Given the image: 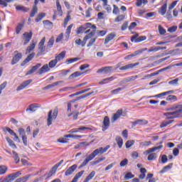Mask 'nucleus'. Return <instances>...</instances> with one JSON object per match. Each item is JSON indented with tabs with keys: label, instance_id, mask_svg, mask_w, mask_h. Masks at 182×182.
Here are the masks:
<instances>
[{
	"label": "nucleus",
	"instance_id": "1",
	"mask_svg": "<svg viewBox=\"0 0 182 182\" xmlns=\"http://www.w3.org/2000/svg\"><path fill=\"white\" fill-rule=\"evenodd\" d=\"M159 146L149 148L145 151V154H149L147 157V160L149 161H153L157 159V154L154 153V151L157 150H161L163 149V141L159 143Z\"/></svg>",
	"mask_w": 182,
	"mask_h": 182
},
{
	"label": "nucleus",
	"instance_id": "2",
	"mask_svg": "<svg viewBox=\"0 0 182 182\" xmlns=\"http://www.w3.org/2000/svg\"><path fill=\"white\" fill-rule=\"evenodd\" d=\"M93 29L92 31H95V35H96V29H97V27H96V25L95 24H92V23H86L84 25L80 26L77 28V35L80 34V33H83V32H85V31H86L87 29Z\"/></svg>",
	"mask_w": 182,
	"mask_h": 182
},
{
	"label": "nucleus",
	"instance_id": "3",
	"mask_svg": "<svg viewBox=\"0 0 182 182\" xmlns=\"http://www.w3.org/2000/svg\"><path fill=\"white\" fill-rule=\"evenodd\" d=\"M93 36H95V31H92L90 33L87 34L84 37L83 41H82L80 38L76 39L75 43H76V45H78L83 48V46H85V45H86V42H87V41L91 39V38H93Z\"/></svg>",
	"mask_w": 182,
	"mask_h": 182
},
{
	"label": "nucleus",
	"instance_id": "4",
	"mask_svg": "<svg viewBox=\"0 0 182 182\" xmlns=\"http://www.w3.org/2000/svg\"><path fill=\"white\" fill-rule=\"evenodd\" d=\"M53 113V116H52ZM58 113H59V109L55 108L53 111L50 110L48 112V117L47 119V124L48 126H50L52 124V120H56V117H58Z\"/></svg>",
	"mask_w": 182,
	"mask_h": 182
},
{
	"label": "nucleus",
	"instance_id": "5",
	"mask_svg": "<svg viewBox=\"0 0 182 182\" xmlns=\"http://www.w3.org/2000/svg\"><path fill=\"white\" fill-rule=\"evenodd\" d=\"M109 149H110V145H107L105 148L100 147V148L94 150L91 153V154H92V156H94V159H95V157H96V156H98V154H103L104 153H106V151H107V150H109Z\"/></svg>",
	"mask_w": 182,
	"mask_h": 182
},
{
	"label": "nucleus",
	"instance_id": "6",
	"mask_svg": "<svg viewBox=\"0 0 182 182\" xmlns=\"http://www.w3.org/2000/svg\"><path fill=\"white\" fill-rule=\"evenodd\" d=\"M65 138L58 139V143H68V139H82V135H74V134H66L64 136Z\"/></svg>",
	"mask_w": 182,
	"mask_h": 182
},
{
	"label": "nucleus",
	"instance_id": "7",
	"mask_svg": "<svg viewBox=\"0 0 182 182\" xmlns=\"http://www.w3.org/2000/svg\"><path fill=\"white\" fill-rule=\"evenodd\" d=\"M39 1L42 4H45V0H34V6H33L31 14H30V18H33L36 14H38V4H39Z\"/></svg>",
	"mask_w": 182,
	"mask_h": 182
},
{
	"label": "nucleus",
	"instance_id": "8",
	"mask_svg": "<svg viewBox=\"0 0 182 182\" xmlns=\"http://www.w3.org/2000/svg\"><path fill=\"white\" fill-rule=\"evenodd\" d=\"M33 35V33H32V31H31L30 32H25L22 35V39L23 41L24 46L28 45V43L31 42V39H32Z\"/></svg>",
	"mask_w": 182,
	"mask_h": 182
},
{
	"label": "nucleus",
	"instance_id": "9",
	"mask_svg": "<svg viewBox=\"0 0 182 182\" xmlns=\"http://www.w3.org/2000/svg\"><path fill=\"white\" fill-rule=\"evenodd\" d=\"M146 39H147V37L146 36H139V34L136 33L131 37V42H134L135 43H140V42H143L144 41H146Z\"/></svg>",
	"mask_w": 182,
	"mask_h": 182
},
{
	"label": "nucleus",
	"instance_id": "10",
	"mask_svg": "<svg viewBox=\"0 0 182 182\" xmlns=\"http://www.w3.org/2000/svg\"><path fill=\"white\" fill-rule=\"evenodd\" d=\"M22 59V53L18 52V50L14 51V56L11 60V65H16L19 60Z\"/></svg>",
	"mask_w": 182,
	"mask_h": 182
},
{
	"label": "nucleus",
	"instance_id": "11",
	"mask_svg": "<svg viewBox=\"0 0 182 182\" xmlns=\"http://www.w3.org/2000/svg\"><path fill=\"white\" fill-rule=\"evenodd\" d=\"M109 127H110V119L107 116H105L102 122V132H106V130H107V129H109Z\"/></svg>",
	"mask_w": 182,
	"mask_h": 182
},
{
	"label": "nucleus",
	"instance_id": "12",
	"mask_svg": "<svg viewBox=\"0 0 182 182\" xmlns=\"http://www.w3.org/2000/svg\"><path fill=\"white\" fill-rule=\"evenodd\" d=\"M21 174H22V173H21V171H18L16 173H13L8 175L7 178H6V182L14 181V180H15V178H18V177H19V176H21Z\"/></svg>",
	"mask_w": 182,
	"mask_h": 182
},
{
	"label": "nucleus",
	"instance_id": "13",
	"mask_svg": "<svg viewBox=\"0 0 182 182\" xmlns=\"http://www.w3.org/2000/svg\"><path fill=\"white\" fill-rule=\"evenodd\" d=\"M112 69L113 67L112 66L102 67L97 71V73H105V75H108V73H112Z\"/></svg>",
	"mask_w": 182,
	"mask_h": 182
},
{
	"label": "nucleus",
	"instance_id": "14",
	"mask_svg": "<svg viewBox=\"0 0 182 182\" xmlns=\"http://www.w3.org/2000/svg\"><path fill=\"white\" fill-rule=\"evenodd\" d=\"M33 82L32 80H27L24 82H23L16 89L17 92H21V90H23L25 87H28V86L30 85V84Z\"/></svg>",
	"mask_w": 182,
	"mask_h": 182
},
{
	"label": "nucleus",
	"instance_id": "15",
	"mask_svg": "<svg viewBox=\"0 0 182 182\" xmlns=\"http://www.w3.org/2000/svg\"><path fill=\"white\" fill-rule=\"evenodd\" d=\"M63 161H65L63 159H62L60 161V162L57 163L55 165H54L50 172H49V176H53V174H55L56 173V171H58V168L60 167V166H62Z\"/></svg>",
	"mask_w": 182,
	"mask_h": 182
},
{
	"label": "nucleus",
	"instance_id": "16",
	"mask_svg": "<svg viewBox=\"0 0 182 182\" xmlns=\"http://www.w3.org/2000/svg\"><path fill=\"white\" fill-rule=\"evenodd\" d=\"M45 42H46V38L43 37L38 43V49L41 53H43L46 50V46H45Z\"/></svg>",
	"mask_w": 182,
	"mask_h": 182
},
{
	"label": "nucleus",
	"instance_id": "17",
	"mask_svg": "<svg viewBox=\"0 0 182 182\" xmlns=\"http://www.w3.org/2000/svg\"><path fill=\"white\" fill-rule=\"evenodd\" d=\"M36 43H38V42H36L35 40L31 41L29 46H28L26 50V55L29 54L31 52H32V50H33V49H35V48H36Z\"/></svg>",
	"mask_w": 182,
	"mask_h": 182
},
{
	"label": "nucleus",
	"instance_id": "18",
	"mask_svg": "<svg viewBox=\"0 0 182 182\" xmlns=\"http://www.w3.org/2000/svg\"><path fill=\"white\" fill-rule=\"evenodd\" d=\"M140 63H130L119 68V70H127L129 69H133V68H136V66H139Z\"/></svg>",
	"mask_w": 182,
	"mask_h": 182
},
{
	"label": "nucleus",
	"instance_id": "19",
	"mask_svg": "<svg viewBox=\"0 0 182 182\" xmlns=\"http://www.w3.org/2000/svg\"><path fill=\"white\" fill-rule=\"evenodd\" d=\"M76 168H77V165L74 164V165L71 166L65 171V176H71V174H73V173L75 172V170H76Z\"/></svg>",
	"mask_w": 182,
	"mask_h": 182
},
{
	"label": "nucleus",
	"instance_id": "20",
	"mask_svg": "<svg viewBox=\"0 0 182 182\" xmlns=\"http://www.w3.org/2000/svg\"><path fill=\"white\" fill-rule=\"evenodd\" d=\"M42 66L41 63H37L36 65L33 66L31 70H29L26 74V76H29V75H32V73H35L36 71L38 70L39 68Z\"/></svg>",
	"mask_w": 182,
	"mask_h": 182
},
{
	"label": "nucleus",
	"instance_id": "21",
	"mask_svg": "<svg viewBox=\"0 0 182 182\" xmlns=\"http://www.w3.org/2000/svg\"><path fill=\"white\" fill-rule=\"evenodd\" d=\"M50 70L48 64L43 65L38 70V75H43V73H48Z\"/></svg>",
	"mask_w": 182,
	"mask_h": 182
},
{
	"label": "nucleus",
	"instance_id": "22",
	"mask_svg": "<svg viewBox=\"0 0 182 182\" xmlns=\"http://www.w3.org/2000/svg\"><path fill=\"white\" fill-rule=\"evenodd\" d=\"M95 159V156L90 154L88 156L86 157L85 160L82 162V164L79 166V168H82V167H85L89 163V161H92Z\"/></svg>",
	"mask_w": 182,
	"mask_h": 182
},
{
	"label": "nucleus",
	"instance_id": "23",
	"mask_svg": "<svg viewBox=\"0 0 182 182\" xmlns=\"http://www.w3.org/2000/svg\"><path fill=\"white\" fill-rule=\"evenodd\" d=\"M141 53H143V50H136L134 53H132L125 56L124 59L129 60L132 59V58H134V56H137V55H140Z\"/></svg>",
	"mask_w": 182,
	"mask_h": 182
},
{
	"label": "nucleus",
	"instance_id": "24",
	"mask_svg": "<svg viewBox=\"0 0 182 182\" xmlns=\"http://www.w3.org/2000/svg\"><path fill=\"white\" fill-rule=\"evenodd\" d=\"M116 36V34L114 33H111L109 34H108L106 38H105V45H107V43H109L110 42V41H113V39H114Z\"/></svg>",
	"mask_w": 182,
	"mask_h": 182
},
{
	"label": "nucleus",
	"instance_id": "25",
	"mask_svg": "<svg viewBox=\"0 0 182 182\" xmlns=\"http://www.w3.org/2000/svg\"><path fill=\"white\" fill-rule=\"evenodd\" d=\"M38 107H41V105L34 103V104H31L28 106V107L26 109V112H35L37 109H38Z\"/></svg>",
	"mask_w": 182,
	"mask_h": 182
},
{
	"label": "nucleus",
	"instance_id": "26",
	"mask_svg": "<svg viewBox=\"0 0 182 182\" xmlns=\"http://www.w3.org/2000/svg\"><path fill=\"white\" fill-rule=\"evenodd\" d=\"M149 122L146 119H137L135 122H132V127H136L137 124H147Z\"/></svg>",
	"mask_w": 182,
	"mask_h": 182
},
{
	"label": "nucleus",
	"instance_id": "27",
	"mask_svg": "<svg viewBox=\"0 0 182 182\" xmlns=\"http://www.w3.org/2000/svg\"><path fill=\"white\" fill-rule=\"evenodd\" d=\"M85 130H90V128L86 127H80L79 128L72 129L69 133H79V132Z\"/></svg>",
	"mask_w": 182,
	"mask_h": 182
},
{
	"label": "nucleus",
	"instance_id": "28",
	"mask_svg": "<svg viewBox=\"0 0 182 182\" xmlns=\"http://www.w3.org/2000/svg\"><path fill=\"white\" fill-rule=\"evenodd\" d=\"M33 58H35V53H32L28 55V57L21 63V66H24V65H26V63L31 62V60H32Z\"/></svg>",
	"mask_w": 182,
	"mask_h": 182
},
{
	"label": "nucleus",
	"instance_id": "29",
	"mask_svg": "<svg viewBox=\"0 0 182 182\" xmlns=\"http://www.w3.org/2000/svg\"><path fill=\"white\" fill-rule=\"evenodd\" d=\"M122 114H123V109H118L117 111V112L115 114H114V115L112 117L113 122H116V120L119 119V117H120V116H122Z\"/></svg>",
	"mask_w": 182,
	"mask_h": 182
},
{
	"label": "nucleus",
	"instance_id": "30",
	"mask_svg": "<svg viewBox=\"0 0 182 182\" xmlns=\"http://www.w3.org/2000/svg\"><path fill=\"white\" fill-rule=\"evenodd\" d=\"M167 49V47H151L149 50L148 52H159V50H166Z\"/></svg>",
	"mask_w": 182,
	"mask_h": 182
},
{
	"label": "nucleus",
	"instance_id": "31",
	"mask_svg": "<svg viewBox=\"0 0 182 182\" xmlns=\"http://www.w3.org/2000/svg\"><path fill=\"white\" fill-rule=\"evenodd\" d=\"M173 167V163L169 164L168 165L164 166L161 171H160V174H164V173H167L168 170H171Z\"/></svg>",
	"mask_w": 182,
	"mask_h": 182
},
{
	"label": "nucleus",
	"instance_id": "32",
	"mask_svg": "<svg viewBox=\"0 0 182 182\" xmlns=\"http://www.w3.org/2000/svg\"><path fill=\"white\" fill-rule=\"evenodd\" d=\"M60 83H63V80L57 81L55 82H53L52 84H50L44 87V89L48 90L50 89L52 87H55V86H58V85H60Z\"/></svg>",
	"mask_w": 182,
	"mask_h": 182
},
{
	"label": "nucleus",
	"instance_id": "33",
	"mask_svg": "<svg viewBox=\"0 0 182 182\" xmlns=\"http://www.w3.org/2000/svg\"><path fill=\"white\" fill-rule=\"evenodd\" d=\"M65 56H66V51L63 50L55 56V60H57V62H59V60H62L63 59H64Z\"/></svg>",
	"mask_w": 182,
	"mask_h": 182
},
{
	"label": "nucleus",
	"instance_id": "34",
	"mask_svg": "<svg viewBox=\"0 0 182 182\" xmlns=\"http://www.w3.org/2000/svg\"><path fill=\"white\" fill-rule=\"evenodd\" d=\"M124 19H126V15L120 14L114 18V22H115V23L123 22V21H124Z\"/></svg>",
	"mask_w": 182,
	"mask_h": 182
},
{
	"label": "nucleus",
	"instance_id": "35",
	"mask_svg": "<svg viewBox=\"0 0 182 182\" xmlns=\"http://www.w3.org/2000/svg\"><path fill=\"white\" fill-rule=\"evenodd\" d=\"M159 12L161 15H166V12H167V2H165V4L159 9Z\"/></svg>",
	"mask_w": 182,
	"mask_h": 182
},
{
	"label": "nucleus",
	"instance_id": "36",
	"mask_svg": "<svg viewBox=\"0 0 182 182\" xmlns=\"http://www.w3.org/2000/svg\"><path fill=\"white\" fill-rule=\"evenodd\" d=\"M173 122H174V119H171L169 121L164 120L160 124L161 129H163V127H167V126H168V124H171Z\"/></svg>",
	"mask_w": 182,
	"mask_h": 182
},
{
	"label": "nucleus",
	"instance_id": "37",
	"mask_svg": "<svg viewBox=\"0 0 182 182\" xmlns=\"http://www.w3.org/2000/svg\"><path fill=\"white\" fill-rule=\"evenodd\" d=\"M83 73H80L79 71L75 72L69 76V79L71 80L72 79H76V77H79V76H82Z\"/></svg>",
	"mask_w": 182,
	"mask_h": 182
},
{
	"label": "nucleus",
	"instance_id": "38",
	"mask_svg": "<svg viewBox=\"0 0 182 182\" xmlns=\"http://www.w3.org/2000/svg\"><path fill=\"white\" fill-rule=\"evenodd\" d=\"M141 174L139 176V178L140 180H144L146 177V173H147V170L145 168H141L140 169Z\"/></svg>",
	"mask_w": 182,
	"mask_h": 182
},
{
	"label": "nucleus",
	"instance_id": "39",
	"mask_svg": "<svg viewBox=\"0 0 182 182\" xmlns=\"http://www.w3.org/2000/svg\"><path fill=\"white\" fill-rule=\"evenodd\" d=\"M56 6H57V11L60 16H62L63 15V11H62V6L60 5V2H59V0L56 1Z\"/></svg>",
	"mask_w": 182,
	"mask_h": 182
},
{
	"label": "nucleus",
	"instance_id": "40",
	"mask_svg": "<svg viewBox=\"0 0 182 182\" xmlns=\"http://www.w3.org/2000/svg\"><path fill=\"white\" fill-rule=\"evenodd\" d=\"M177 109V112L180 114H182V105H176L175 107H172L168 109V110H176Z\"/></svg>",
	"mask_w": 182,
	"mask_h": 182
},
{
	"label": "nucleus",
	"instance_id": "41",
	"mask_svg": "<svg viewBox=\"0 0 182 182\" xmlns=\"http://www.w3.org/2000/svg\"><path fill=\"white\" fill-rule=\"evenodd\" d=\"M46 16V14L45 13H39L37 16V17L35 19L36 22H41Z\"/></svg>",
	"mask_w": 182,
	"mask_h": 182
},
{
	"label": "nucleus",
	"instance_id": "42",
	"mask_svg": "<svg viewBox=\"0 0 182 182\" xmlns=\"http://www.w3.org/2000/svg\"><path fill=\"white\" fill-rule=\"evenodd\" d=\"M45 28H52L53 27V23L50 22L49 20H45L43 21Z\"/></svg>",
	"mask_w": 182,
	"mask_h": 182
},
{
	"label": "nucleus",
	"instance_id": "43",
	"mask_svg": "<svg viewBox=\"0 0 182 182\" xmlns=\"http://www.w3.org/2000/svg\"><path fill=\"white\" fill-rule=\"evenodd\" d=\"M115 141H116L119 148L122 149V147L123 146V139H122V137H120V136H117L115 138Z\"/></svg>",
	"mask_w": 182,
	"mask_h": 182
},
{
	"label": "nucleus",
	"instance_id": "44",
	"mask_svg": "<svg viewBox=\"0 0 182 182\" xmlns=\"http://www.w3.org/2000/svg\"><path fill=\"white\" fill-rule=\"evenodd\" d=\"M83 173H85V171H81L78 172L77 173H76L75 177L73 178V181L74 182H77V180H79V178H80V177H82V176H83Z\"/></svg>",
	"mask_w": 182,
	"mask_h": 182
},
{
	"label": "nucleus",
	"instance_id": "45",
	"mask_svg": "<svg viewBox=\"0 0 182 182\" xmlns=\"http://www.w3.org/2000/svg\"><path fill=\"white\" fill-rule=\"evenodd\" d=\"M23 29V23L17 24V26L16 27V35H19L21 33V31Z\"/></svg>",
	"mask_w": 182,
	"mask_h": 182
},
{
	"label": "nucleus",
	"instance_id": "46",
	"mask_svg": "<svg viewBox=\"0 0 182 182\" xmlns=\"http://www.w3.org/2000/svg\"><path fill=\"white\" fill-rule=\"evenodd\" d=\"M56 65H58V61L56 59L52 60L48 63V68L50 69H53V68H55V66H56Z\"/></svg>",
	"mask_w": 182,
	"mask_h": 182
},
{
	"label": "nucleus",
	"instance_id": "47",
	"mask_svg": "<svg viewBox=\"0 0 182 182\" xmlns=\"http://www.w3.org/2000/svg\"><path fill=\"white\" fill-rule=\"evenodd\" d=\"M6 140L9 143L10 147H11L12 149H16V144H15V143H14V141H12V139H11V138L6 137Z\"/></svg>",
	"mask_w": 182,
	"mask_h": 182
},
{
	"label": "nucleus",
	"instance_id": "48",
	"mask_svg": "<svg viewBox=\"0 0 182 182\" xmlns=\"http://www.w3.org/2000/svg\"><path fill=\"white\" fill-rule=\"evenodd\" d=\"M8 171V167L5 165L0 166V176L5 174Z\"/></svg>",
	"mask_w": 182,
	"mask_h": 182
},
{
	"label": "nucleus",
	"instance_id": "49",
	"mask_svg": "<svg viewBox=\"0 0 182 182\" xmlns=\"http://www.w3.org/2000/svg\"><path fill=\"white\" fill-rule=\"evenodd\" d=\"M168 114L173 115V119H178L180 117H182V114H180L177 110L174 112H171V113Z\"/></svg>",
	"mask_w": 182,
	"mask_h": 182
},
{
	"label": "nucleus",
	"instance_id": "50",
	"mask_svg": "<svg viewBox=\"0 0 182 182\" xmlns=\"http://www.w3.org/2000/svg\"><path fill=\"white\" fill-rule=\"evenodd\" d=\"M96 176V172L95 171H92L85 178V182H89L90 180H92L93 177Z\"/></svg>",
	"mask_w": 182,
	"mask_h": 182
},
{
	"label": "nucleus",
	"instance_id": "51",
	"mask_svg": "<svg viewBox=\"0 0 182 182\" xmlns=\"http://www.w3.org/2000/svg\"><path fill=\"white\" fill-rule=\"evenodd\" d=\"M13 154H14V159L15 161L16 164H18V163H19V161H21V159H19V156L18 155V153H16V151H12Z\"/></svg>",
	"mask_w": 182,
	"mask_h": 182
},
{
	"label": "nucleus",
	"instance_id": "52",
	"mask_svg": "<svg viewBox=\"0 0 182 182\" xmlns=\"http://www.w3.org/2000/svg\"><path fill=\"white\" fill-rule=\"evenodd\" d=\"M151 144V141H144L139 143V146H141V147H149Z\"/></svg>",
	"mask_w": 182,
	"mask_h": 182
},
{
	"label": "nucleus",
	"instance_id": "53",
	"mask_svg": "<svg viewBox=\"0 0 182 182\" xmlns=\"http://www.w3.org/2000/svg\"><path fill=\"white\" fill-rule=\"evenodd\" d=\"M131 178H134V175L132 172H127L124 177V180H130Z\"/></svg>",
	"mask_w": 182,
	"mask_h": 182
},
{
	"label": "nucleus",
	"instance_id": "54",
	"mask_svg": "<svg viewBox=\"0 0 182 182\" xmlns=\"http://www.w3.org/2000/svg\"><path fill=\"white\" fill-rule=\"evenodd\" d=\"M16 11H22V12H28L29 11V9L23 6H16Z\"/></svg>",
	"mask_w": 182,
	"mask_h": 182
},
{
	"label": "nucleus",
	"instance_id": "55",
	"mask_svg": "<svg viewBox=\"0 0 182 182\" xmlns=\"http://www.w3.org/2000/svg\"><path fill=\"white\" fill-rule=\"evenodd\" d=\"M29 177H30V176H23L20 178H17L14 182H26L29 180Z\"/></svg>",
	"mask_w": 182,
	"mask_h": 182
},
{
	"label": "nucleus",
	"instance_id": "56",
	"mask_svg": "<svg viewBox=\"0 0 182 182\" xmlns=\"http://www.w3.org/2000/svg\"><path fill=\"white\" fill-rule=\"evenodd\" d=\"M76 89V87H65L59 90V92H69V90H73Z\"/></svg>",
	"mask_w": 182,
	"mask_h": 182
},
{
	"label": "nucleus",
	"instance_id": "57",
	"mask_svg": "<svg viewBox=\"0 0 182 182\" xmlns=\"http://www.w3.org/2000/svg\"><path fill=\"white\" fill-rule=\"evenodd\" d=\"M105 160H106V157L96 159L95 161L92 162V165L95 166L96 164H99V163H101V161H105Z\"/></svg>",
	"mask_w": 182,
	"mask_h": 182
},
{
	"label": "nucleus",
	"instance_id": "58",
	"mask_svg": "<svg viewBox=\"0 0 182 182\" xmlns=\"http://www.w3.org/2000/svg\"><path fill=\"white\" fill-rule=\"evenodd\" d=\"M92 11H93L92 7H89L87 9V10L85 11V18H90V16H92Z\"/></svg>",
	"mask_w": 182,
	"mask_h": 182
},
{
	"label": "nucleus",
	"instance_id": "59",
	"mask_svg": "<svg viewBox=\"0 0 182 182\" xmlns=\"http://www.w3.org/2000/svg\"><path fill=\"white\" fill-rule=\"evenodd\" d=\"M90 39V40L87 45V48H90V46H93V44L95 43V42H96V39H97V37H95V38L92 37Z\"/></svg>",
	"mask_w": 182,
	"mask_h": 182
},
{
	"label": "nucleus",
	"instance_id": "60",
	"mask_svg": "<svg viewBox=\"0 0 182 182\" xmlns=\"http://www.w3.org/2000/svg\"><path fill=\"white\" fill-rule=\"evenodd\" d=\"M90 90H91L90 88H87L85 90H82L81 91L74 93L73 95L79 96V95H83V93H86V92H89Z\"/></svg>",
	"mask_w": 182,
	"mask_h": 182
},
{
	"label": "nucleus",
	"instance_id": "61",
	"mask_svg": "<svg viewBox=\"0 0 182 182\" xmlns=\"http://www.w3.org/2000/svg\"><path fill=\"white\" fill-rule=\"evenodd\" d=\"M158 30H159L160 35H166V33L167 32L166 31V29L164 28H163V26H161V25L159 26Z\"/></svg>",
	"mask_w": 182,
	"mask_h": 182
},
{
	"label": "nucleus",
	"instance_id": "62",
	"mask_svg": "<svg viewBox=\"0 0 182 182\" xmlns=\"http://www.w3.org/2000/svg\"><path fill=\"white\" fill-rule=\"evenodd\" d=\"M107 33V31L102 30V31H97V37L99 36H105Z\"/></svg>",
	"mask_w": 182,
	"mask_h": 182
},
{
	"label": "nucleus",
	"instance_id": "63",
	"mask_svg": "<svg viewBox=\"0 0 182 182\" xmlns=\"http://www.w3.org/2000/svg\"><path fill=\"white\" fill-rule=\"evenodd\" d=\"M133 144H134V140L127 141L125 143V146H126L127 149H130V147H132V146H133Z\"/></svg>",
	"mask_w": 182,
	"mask_h": 182
},
{
	"label": "nucleus",
	"instance_id": "64",
	"mask_svg": "<svg viewBox=\"0 0 182 182\" xmlns=\"http://www.w3.org/2000/svg\"><path fill=\"white\" fill-rule=\"evenodd\" d=\"M166 19H168V21H173V14H171V11H168L166 12Z\"/></svg>",
	"mask_w": 182,
	"mask_h": 182
}]
</instances>
